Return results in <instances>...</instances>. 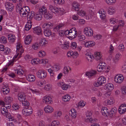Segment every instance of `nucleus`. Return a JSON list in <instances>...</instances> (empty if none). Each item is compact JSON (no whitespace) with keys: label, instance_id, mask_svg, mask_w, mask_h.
I'll use <instances>...</instances> for the list:
<instances>
[{"label":"nucleus","instance_id":"f257e3e1","mask_svg":"<svg viewBox=\"0 0 126 126\" xmlns=\"http://www.w3.org/2000/svg\"><path fill=\"white\" fill-rule=\"evenodd\" d=\"M117 110L115 107L112 108L110 111L107 108L105 107H103L101 109V113L104 116H109L112 117L116 112Z\"/></svg>","mask_w":126,"mask_h":126},{"label":"nucleus","instance_id":"f03ea898","mask_svg":"<svg viewBox=\"0 0 126 126\" xmlns=\"http://www.w3.org/2000/svg\"><path fill=\"white\" fill-rule=\"evenodd\" d=\"M52 69L50 68L47 70L49 73L50 77L54 79L55 76V72L59 71L61 68L60 65L58 64H55L52 67Z\"/></svg>","mask_w":126,"mask_h":126},{"label":"nucleus","instance_id":"7ed1b4c3","mask_svg":"<svg viewBox=\"0 0 126 126\" xmlns=\"http://www.w3.org/2000/svg\"><path fill=\"white\" fill-rule=\"evenodd\" d=\"M18 12L19 13L20 15L22 17H25L27 16L28 13L30 12L29 7L27 6L22 7L20 6L17 7Z\"/></svg>","mask_w":126,"mask_h":126},{"label":"nucleus","instance_id":"20e7f679","mask_svg":"<svg viewBox=\"0 0 126 126\" xmlns=\"http://www.w3.org/2000/svg\"><path fill=\"white\" fill-rule=\"evenodd\" d=\"M3 105V106H2L1 108V112L2 114H5V113H7L8 112V109L10 108L11 107L9 104H5L4 102L3 101H0V105Z\"/></svg>","mask_w":126,"mask_h":126},{"label":"nucleus","instance_id":"39448f33","mask_svg":"<svg viewBox=\"0 0 126 126\" xmlns=\"http://www.w3.org/2000/svg\"><path fill=\"white\" fill-rule=\"evenodd\" d=\"M106 82V78L103 76H101L99 77L97 79V82H95L94 85L95 87H98L102 85Z\"/></svg>","mask_w":126,"mask_h":126},{"label":"nucleus","instance_id":"423d86ee","mask_svg":"<svg viewBox=\"0 0 126 126\" xmlns=\"http://www.w3.org/2000/svg\"><path fill=\"white\" fill-rule=\"evenodd\" d=\"M37 77L39 79H43L46 78L47 76V72L44 70H39L36 73Z\"/></svg>","mask_w":126,"mask_h":126},{"label":"nucleus","instance_id":"0eeeda50","mask_svg":"<svg viewBox=\"0 0 126 126\" xmlns=\"http://www.w3.org/2000/svg\"><path fill=\"white\" fill-rule=\"evenodd\" d=\"M32 109L30 107H27L24 108L22 111V114L26 116L31 115L32 113Z\"/></svg>","mask_w":126,"mask_h":126},{"label":"nucleus","instance_id":"6e6552de","mask_svg":"<svg viewBox=\"0 0 126 126\" xmlns=\"http://www.w3.org/2000/svg\"><path fill=\"white\" fill-rule=\"evenodd\" d=\"M57 85L61 88L62 89L64 90H66L70 88L71 87L70 85L68 84H66L64 82H60L57 83Z\"/></svg>","mask_w":126,"mask_h":126},{"label":"nucleus","instance_id":"1a4fd4ad","mask_svg":"<svg viewBox=\"0 0 126 126\" xmlns=\"http://www.w3.org/2000/svg\"><path fill=\"white\" fill-rule=\"evenodd\" d=\"M49 10L54 13H57L59 14L61 12L60 9H59L52 5H49Z\"/></svg>","mask_w":126,"mask_h":126},{"label":"nucleus","instance_id":"9d476101","mask_svg":"<svg viewBox=\"0 0 126 126\" xmlns=\"http://www.w3.org/2000/svg\"><path fill=\"white\" fill-rule=\"evenodd\" d=\"M106 67V64L104 62H101L97 67V69L99 72L104 71Z\"/></svg>","mask_w":126,"mask_h":126},{"label":"nucleus","instance_id":"9b49d317","mask_svg":"<svg viewBox=\"0 0 126 126\" xmlns=\"http://www.w3.org/2000/svg\"><path fill=\"white\" fill-rule=\"evenodd\" d=\"M92 113L90 112H88L87 113L86 117L85 118V120L86 122L93 123L96 121L94 119L92 118Z\"/></svg>","mask_w":126,"mask_h":126},{"label":"nucleus","instance_id":"f8f14e48","mask_svg":"<svg viewBox=\"0 0 126 126\" xmlns=\"http://www.w3.org/2000/svg\"><path fill=\"white\" fill-rule=\"evenodd\" d=\"M42 101L46 104H52L53 103L51 98L49 95L44 97L42 99Z\"/></svg>","mask_w":126,"mask_h":126},{"label":"nucleus","instance_id":"ddd939ff","mask_svg":"<svg viewBox=\"0 0 126 126\" xmlns=\"http://www.w3.org/2000/svg\"><path fill=\"white\" fill-rule=\"evenodd\" d=\"M124 80V77L122 75H118L115 76L114 78L115 82L118 84H120Z\"/></svg>","mask_w":126,"mask_h":126},{"label":"nucleus","instance_id":"4468645a","mask_svg":"<svg viewBox=\"0 0 126 126\" xmlns=\"http://www.w3.org/2000/svg\"><path fill=\"white\" fill-rule=\"evenodd\" d=\"M84 32L86 35L90 36L93 35V32L92 29L91 28L87 27L84 29Z\"/></svg>","mask_w":126,"mask_h":126},{"label":"nucleus","instance_id":"2eb2a0df","mask_svg":"<svg viewBox=\"0 0 126 126\" xmlns=\"http://www.w3.org/2000/svg\"><path fill=\"white\" fill-rule=\"evenodd\" d=\"M75 28H72L70 30V33L69 36L72 39L75 38L77 35V31L75 30Z\"/></svg>","mask_w":126,"mask_h":126},{"label":"nucleus","instance_id":"dca6fc26","mask_svg":"<svg viewBox=\"0 0 126 126\" xmlns=\"http://www.w3.org/2000/svg\"><path fill=\"white\" fill-rule=\"evenodd\" d=\"M44 110L46 113H50L53 112L54 109L52 106L47 105L44 107Z\"/></svg>","mask_w":126,"mask_h":126},{"label":"nucleus","instance_id":"f3484780","mask_svg":"<svg viewBox=\"0 0 126 126\" xmlns=\"http://www.w3.org/2000/svg\"><path fill=\"white\" fill-rule=\"evenodd\" d=\"M16 47V54L15 55H21L24 51L22 49L21 45V44H18Z\"/></svg>","mask_w":126,"mask_h":126},{"label":"nucleus","instance_id":"a211bd4d","mask_svg":"<svg viewBox=\"0 0 126 126\" xmlns=\"http://www.w3.org/2000/svg\"><path fill=\"white\" fill-rule=\"evenodd\" d=\"M97 72L96 70H92L86 72V76L89 78L94 77L96 75Z\"/></svg>","mask_w":126,"mask_h":126},{"label":"nucleus","instance_id":"6ab92c4d","mask_svg":"<svg viewBox=\"0 0 126 126\" xmlns=\"http://www.w3.org/2000/svg\"><path fill=\"white\" fill-rule=\"evenodd\" d=\"M118 111L120 114H123L126 111V104H123L120 106Z\"/></svg>","mask_w":126,"mask_h":126},{"label":"nucleus","instance_id":"aec40b11","mask_svg":"<svg viewBox=\"0 0 126 126\" xmlns=\"http://www.w3.org/2000/svg\"><path fill=\"white\" fill-rule=\"evenodd\" d=\"M33 32L35 34L38 35H41L42 32L41 28L39 26H37L33 28Z\"/></svg>","mask_w":126,"mask_h":126},{"label":"nucleus","instance_id":"412c9836","mask_svg":"<svg viewBox=\"0 0 126 126\" xmlns=\"http://www.w3.org/2000/svg\"><path fill=\"white\" fill-rule=\"evenodd\" d=\"M62 115L61 111L57 110L54 111L53 113V116L55 118H57L61 117Z\"/></svg>","mask_w":126,"mask_h":126},{"label":"nucleus","instance_id":"4be33fe9","mask_svg":"<svg viewBox=\"0 0 126 126\" xmlns=\"http://www.w3.org/2000/svg\"><path fill=\"white\" fill-rule=\"evenodd\" d=\"M28 91L31 93L33 94H35L36 95H39L40 94V92L38 89H35L34 87L29 88L28 89Z\"/></svg>","mask_w":126,"mask_h":126},{"label":"nucleus","instance_id":"5701e85b","mask_svg":"<svg viewBox=\"0 0 126 126\" xmlns=\"http://www.w3.org/2000/svg\"><path fill=\"white\" fill-rule=\"evenodd\" d=\"M5 6L7 10L9 11H12L13 10V5L9 2H7L5 3Z\"/></svg>","mask_w":126,"mask_h":126},{"label":"nucleus","instance_id":"b1692460","mask_svg":"<svg viewBox=\"0 0 126 126\" xmlns=\"http://www.w3.org/2000/svg\"><path fill=\"white\" fill-rule=\"evenodd\" d=\"M26 79L29 81L32 82L34 81L35 79V76L31 74H29L26 77Z\"/></svg>","mask_w":126,"mask_h":126},{"label":"nucleus","instance_id":"393cba45","mask_svg":"<svg viewBox=\"0 0 126 126\" xmlns=\"http://www.w3.org/2000/svg\"><path fill=\"white\" fill-rule=\"evenodd\" d=\"M98 13L99 14V16L101 19H104L106 18V17L105 15L106 12L103 9H102L99 10Z\"/></svg>","mask_w":126,"mask_h":126},{"label":"nucleus","instance_id":"a878e982","mask_svg":"<svg viewBox=\"0 0 126 126\" xmlns=\"http://www.w3.org/2000/svg\"><path fill=\"white\" fill-rule=\"evenodd\" d=\"M32 40V36L30 35L27 36L24 40L25 44L26 45H28L31 42Z\"/></svg>","mask_w":126,"mask_h":126},{"label":"nucleus","instance_id":"bb28decb","mask_svg":"<svg viewBox=\"0 0 126 126\" xmlns=\"http://www.w3.org/2000/svg\"><path fill=\"white\" fill-rule=\"evenodd\" d=\"M47 12V10L46 7L45 6H43L40 8L38 12L40 14L44 16Z\"/></svg>","mask_w":126,"mask_h":126},{"label":"nucleus","instance_id":"cd10ccee","mask_svg":"<svg viewBox=\"0 0 126 126\" xmlns=\"http://www.w3.org/2000/svg\"><path fill=\"white\" fill-rule=\"evenodd\" d=\"M27 19L28 21H31L32 20L33 18V17H34V13L33 11H31V12H30L28 13L27 16Z\"/></svg>","mask_w":126,"mask_h":126},{"label":"nucleus","instance_id":"c85d7f7f","mask_svg":"<svg viewBox=\"0 0 126 126\" xmlns=\"http://www.w3.org/2000/svg\"><path fill=\"white\" fill-rule=\"evenodd\" d=\"M18 98L20 102L26 99L25 94L23 93H19L18 95Z\"/></svg>","mask_w":126,"mask_h":126},{"label":"nucleus","instance_id":"c756f323","mask_svg":"<svg viewBox=\"0 0 126 126\" xmlns=\"http://www.w3.org/2000/svg\"><path fill=\"white\" fill-rule=\"evenodd\" d=\"M85 45L86 47H89L94 46L95 44V43L93 41H85Z\"/></svg>","mask_w":126,"mask_h":126},{"label":"nucleus","instance_id":"7c9ffc66","mask_svg":"<svg viewBox=\"0 0 126 126\" xmlns=\"http://www.w3.org/2000/svg\"><path fill=\"white\" fill-rule=\"evenodd\" d=\"M44 35L47 37L50 36L52 34V32L50 30L47 28H45L44 29Z\"/></svg>","mask_w":126,"mask_h":126},{"label":"nucleus","instance_id":"2f4dec72","mask_svg":"<svg viewBox=\"0 0 126 126\" xmlns=\"http://www.w3.org/2000/svg\"><path fill=\"white\" fill-rule=\"evenodd\" d=\"M8 39L11 43H14L16 39V37L15 35L13 34H10L8 35Z\"/></svg>","mask_w":126,"mask_h":126},{"label":"nucleus","instance_id":"473e14b6","mask_svg":"<svg viewBox=\"0 0 126 126\" xmlns=\"http://www.w3.org/2000/svg\"><path fill=\"white\" fill-rule=\"evenodd\" d=\"M69 114L73 118H75L77 116V112L76 110L74 109L70 110L69 111Z\"/></svg>","mask_w":126,"mask_h":126},{"label":"nucleus","instance_id":"72a5a7b5","mask_svg":"<svg viewBox=\"0 0 126 126\" xmlns=\"http://www.w3.org/2000/svg\"><path fill=\"white\" fill-rule=\"evenodd\" d=\"M53 26V24L52 23L48 22V23H44L42 26V27L44 29L46 28L50 30L52 28Z\"/></svg>","mask_w":126,"mask_h":126},{"label":"nucleus","instance_id":"f704fd0d","mask_svg":"<svg viewBox=\"0 0 126 126\" xmlns=\"http://www.w3.org/2000/svg\"><path fill=\"white\" fill-rule=\"evenodd\" d=\"M71 70V68L69 66H65L63 68V72L65 75H67L69 73V71Z\"/></svg>","mask_w":126,"mask_h":126},{"label":"nucleus","instance_id":"c9c22d12","mask_svg":"<svg viewBox=\"0 0 126 126\" xmlns=\"http://www.w3.org/2000/svg\"><path fill=\"white\" fill-rule=\"evenodd\" d=\"M65 28V27L64 24H61L55 28V31H56L63 30Z\"/></svg>","mask_w":126,"mask_h":126},{"label":"nucleus","instance_id":"e433bc0d","mask_svg":"<svg viewBox=\"0 0 126 126\" xmlns=\"http://www.w3.org/2000/svg\"><path fill=\"white\" fill-rule=\"evenodd\" d=\"M36 84L38 86L42 87L45 84V81L43 80L40 79L36 81Z\"/></svg>","mask_w":126,"mask_h":126},{"label":"nucleus","instance_id":"4c0bfd02","mask_svg":"<svg viewBox=\"0 0 126 126\" xmlns=\"http://www.w3.org/2000/svg\"><path fill=\"white\" fill-rule=\"evenodd\" d=\"M71 96L70 95L67 94L63 96L62 100L64 102H68L70 100Z\"/></svg>","mask_w":126,"mask_h":126},{"label":"nucleus","instance_id":"58836bf2","mask_svg":"<svg viewBox=\"0 0 126 126\" xmlns=\"http://www.w3.org/2000/svg\"><path fill=\"white\" fill-rule=\"evenodd\" d=\"M1 93L5 95L7 94L9 92V89L8 87L3 86L1 89Z\"/></svg>","mask_w":126,"mask_h":126},{"label":"nucleus","instance_id":"ea45409f","mask_svg":"<svg viewBox=\"0 0 126 126\" xmlns=\"http://www.w3.org/2000/svg\"><path fill=\"white\" fill-rule=\"evenodd\" d=\"M105 102L108 105H111L114 103V100L113 97H110L105 101Z\"/></svg>","mask_w":126,"mask_h":126},{"label":"nucleus","instance_id":"a19ab883","mask_svg":"<svg viewBox=\"0 0 126 126\" xmlns=\"http://www.w3.org/2000/svg\"><path fill=\"white\" fill-rule=\"evenodd\" d=\"M106 89L111 91L114 88V86L112 84L110 83H108L105 86Z\"/></svg>","mask_w":126,"mask_h":126},{"label":"nucleus","instance_id":"79ce46f5","mask_svg":"<svg viewBox=\"0 0 126 126\" xmlns=\"http://www.w3.org/2000/svg\"><path fill=\"white\" fill-rule=\"evenodd\" d=\"M79 5L76 2H74L73 3V9L75 11H78L79 10Z\"/></svg>","mask_w":126,"mask_h":126},{"label":"nucleus","instance_id":"37998d69","mask_svg":"<svg viewBox=\"0 0 126 126\" xmlns=\"http://www.w3.org/2000/svg\"><path fill=\"white\" fill-rule=\"evenodd\" d=\"M43 16L42 15L40 14L38 12L36 14V15H34V18L36 20L39 21L41 19Z\"/></svg>","mask_w":126,"mask_h":126},{"label":"nucleus","instance_id":"c03bdc74","mask_svg":"<svg viewBox=\"0 0 126 126\" xmlns=\"http://www.w3.org/2000/svg\"><path fill=\"white\" fill-rule=\"evenodd\" d=\"M2 115L7 118H8L9 121H13L14 120V117L11 116L9 112H8L7 114L5 113V114Z\"/></svg>","mask_w":126,"mask_h":126},{"label":"nucleus","instance_id":"a18cd8bd","mask_svg":"<svg viewBox=\"0 0 126 126\" xmlns=\"http://www.w3.org/2000/svg\"><path fill=\"white\" fill-rule=\"evenodd\" d=\"M13 100V98L10 96H8L6 97L4 99L5 102L7 104H10Z\"/></svg>","mask_w":126,"mask_h":126},{"label":"nucleus","instance_id":"49530a36","mask_svg":"<svg viewBox=\"0 0 126 126\" xmlns=\"http://www.w3.org/2000/svg\"><path fill=\"white\" fill-rule=\"evenodd\" d=\"M32 22L31 21H28L27 24L25 26V30L27 31H29L31 28Z\"/></svg>","mask_w":126,"mask_h":126},{"label":"nucleus","instance_id":"de8ad7c7","mask_svg":"<svg viewBox=\"0 0 126 126\" xmlns=\"http://www.w3.org/2000/svg\"><path fill=\"white\" fill-rule=\"evenodd\" d=\"M31 62L32 64L36 65L38 63H40V60L38 58H35L32 60Z\"/></svg>","mask_w":126,"mask_h":126},{"label":"nucleus","instance_id":"09e8293b","mask_svg":"<svg viewBox=\"0 0 126 126\" xmlns=\"http://www.w3.org/2000/svg\"><path fill=\"white\" fill-rule=\"evenodd\" d=\"M43 16L46 19H50L52 17V16L51 14H50L49 13L47 12Z\"/></svg>","mask_w":126,"mask_h":126},{"label":"nucleus","instance_id":"8fccbe9b","mask_svg":"<svg viewBox=\"0 0 126 126\" xmlns=\"http://www.w3.org/2000/svg\"><path fill=\"white\" fill-rule=\"evenodd\" d=\"M115 10L112 7H110L109 8L108 10V13L110 15H112L115 13Z\"/></svg>","mask_w":126,"mask_h":126},{"label":"nucleus","instance_id":"3c124183","mask_svg":"<svg viewBox=\"0 0 126 126\" xmlns=\"http://www.w3.org/2000/svg\"><path fill=\"white\" fill-rule=\"evenodd\" d=\"M120 58V56H114L113 57V62L115 63H117Z\"/></svg>","mask_w":126,"mask_h":126},{"label":"nucleus","instance_id":"603ef678","mask_svg":"<svg viewBox=\"0 0 126 126\" xmlns=\"http://www.w3.org/2000/svg\"><path fill=\"white\" fill-rule=\"evenodd\" d=\"M15 71L16 74H17L20 76H21L23 73V71L21 69L15 70Z\"/></svg>","mask_w":126,"mask_h":126},{"label":"nucleus","instance_id":"864d4df0","mask_svg":"<svg viewBox=\"0 0 126 126\" xmlns=\"http://www.w3.org/2000/svg\"><path fill=\"white\" fill-rule=\"evenodd\" d=\"M12 108L14 110H17L20 108L19 105L17 103H14L12 106Z\"/></svg>","mask_w":126,"mask_h":126},{"label":"nucleus","instance_id":"5fc2aeb1","mask_svg":"<svg viewBox=\"0 0 126 126\" xmlns=\"http://www.w3.org/2000/svg\"><path fill=\"white\" fill-rule=\"evenodd\" d=\"M77 14L79 16H85L86 14L84 10H80L78 12Z\"/></svg>","mask_w":126,"mask_h":126},{"label":"nucleus","instance_id":"6e6d98bb","mask_svg":"<svg viewBox=\"0 0 126 126\" xmlns=\"http://www.w3.org/2000/svg\"><path fill=\"white\" fill-rule=\"evenodd\" d=\"M77 36L78 37V40L79 41H82L84 40L85 39V36L83 35L78 34H77Z\"/></svg>","mask_w":126,"mask_h":126},{"label":"nucleus","instance_id":"4d7b16f0","mask_svg":"<svg viewBox=\"0 0 126 126\" xmlns=\"http://www.w3.org/2000/svg\"><path fill=\"white\" fill-rule=\"evenodd\" d=\"M7 39L6 37L4 36H1L0 37V42L3 44L7 43Z\"/></svg>","mask_w":126,"mask_h":126},{"label":"nucleus","instance_id":"13d9d810","mask_svg":"<svg viewBox=\"0 0 126 126\" xmlns=\"http://www.w3.org/2000/svg\"><path fill=\"white\" fill-rule=\"evenodd\" d=\"M47 43V41L45 38H43L41 39L40 42V44L42 46H45Z\"/></svg>","mask_w":126,"mask_h":126},{"label":"nucleus","instance_id":"bf43d9fd","mask_svg":"<svg viewBox=\"0 0 126 126\" xmlns=\"http://www.w3.org/2000/svg\"><path fill=\"white\" fill-rule=\"evenodd\" d=\"M86 58L89 62H92L94 59V56H86Z\"/></svg>","mask_w":126,"mask_h":126},{"label":"nucleus","instance_id":"052dcab7","mask_svg":"<svg viewBox=\"0 0 126 126\" xmlns=\"http://www.w3.org/2000/svg\"><path fill=\"white\" fill-rule=\"evenodd\" d=\"M105 2L109 5L114 4L116 2V0H105Z\"/></svg>","mask_w":126,"mask_h":126},{"label":"nucleus","instance_id":"680f3d73","mask_svg":"<svg viewBox=\"0 0 126 126\" xmlns=\"http://www.w3.org/2000/svg\"><path fill=\"white\" fill-rule=\"evenodd\" d=\"M94 59L97 61H101L103 60L101 56H94Z\"/></svg>","mask_w":126,"mask_h":126},{"label":"nucleus","instance_id":"e2e57ef3","mask_svg":"<svg viewBox=\"0 0 126 126\" xmlns=\"http://www.w3.org/2000/svg\"><path fill=\"white\" fill-rule=\"evenodd\" d=\"M52 123L53 126H58L60 124V122L57 120H54Z\"/></svg>","mask_w":126,"mask_h":126},{"label":"nucleus","instance_id":"0e129e2a","mask_svg":"<svg viewBox=\"0 0 126 126\" xmlns=\"http://www.w3.org/2000/svg\"><path fill=\"white\" fill-rule=\"evenodd\" d=\"M63 47H64V48L66 49H68L69 48L70 46V44L69 42H64L63 45Z\"/></svg>","mask_w":126,"mask_h":126},{"label":"nucleus","instance_id":"69168bd1","mask_svg":"<svg viewBox=\"0 0 126 126\" xmlns=\"http://www.w3.org/2000/svg\"><path fill=\"white\" fill-rule=\"evenodd\" d=\"M39 46V44L38 43H35L32 45V47L34 49L36 50L38 48Z\"/></svg>","mask_w":126,"mask_h":126},{"label":"nucleus","instance_id":"338daca9","mask_svg":"<svg viewBox=\"0 0 126 126\" xmlns=\"http://www.w3.org/2000/svg\"><path fill=\"white\" fill-rule=\"evenodd\" d=\"M43 110L41 109H39L37 111V112L36 113V115L40 117L43 114Z\"/></svg>","mask_w":126,"mask_h":126},{"label":"nucleus","instance_id":"774afa93","mask_svg":"<svg viewBox=\"0 0 126 126\" xmlns=\"http://www.w3.org/2000/svg\"><path fill=\"white\" fill-rule=\"evenodd\" d=\"M70 47L72 49H75L77 47V43L75 42H73L71 43Z\"/></svg>","mask_w":126,"mask_h":126}]
</instances>
